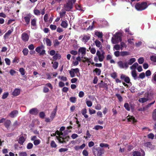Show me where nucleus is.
I'll use <instances>...</instances> for the list:
<instances>
[{
	"instance_id": "obj_1",
	"label": "nucleus",
	"mask_w": 156,
	"mask_h": 156,
	"mask_svg": "<svg viewBox=\"0 0 156 156\" xmlns=\"http://www.w3.org/2000/svg\"><path fill=\"white\" fill-rule=\"evenodd\" d=\"M105 52L102 50H97L96 52L97 56L94 57V60L95 62H97L99 60L100 62H102L105 58Z\"/></svg>"
},
{
	"instance_id": "obj_2",
	"label": "nucleus",
	"mask_w": 156,
	"mask_h": 156,
	"mask_svg": "<svg viewBox=\"0 0 156 156\" xmlns=\"http://www.w3.org/2000/svg\"><path fill=\"white\" fill-rule=\"evenodd\" d=\"M92 152L95 156H101L104 153V150L99 147L94 146L92 148Z\"/></svg>"
},
{
	"instance_id": "obj_3",
	"label": "nucleus",
	"mask_w": 156,
	"mask_h": 156,
	"mask_svg": "<svg viewBox=\"0 0 156 156\" xmlns=\"http://www.w3.org/2000/svg\"><path fill=\"white\" fill-rule=\"evenodd\" d=\"M122 34L119 32H117L114 35V37L112 38V42L113 44H117L121 41Z\"/></svg>"
},
{
	"instance_id": "obj_4",
	"label": "nucleus",
	"mask_w": 156,
	"mask_h": 156,
	"mask_svg": "<svg viewBox=\"0 0 156 156\" xmlns=\"http://www.w3.org/2000/svg\"><path fill=\"white\" fill-rule=\"evenodd\" d=\"M148 7L147 4L146 2L141 3H137L135 5L136 9L138 11H141L146 9Z\"/></svg>"
},
{
	"instance_id": "obj_5",
	"label": "nucleus",
	"mask_w": 156,
	"mask_h": 156,
	"mask_svg": "<svg viewBox=\"0 0 156 156\" xmlns=\"http://www.w3.org/2000/svg\"><path fill=\"white\" fill-rule=\"evenodd\" d=\"M79 71V69L78 68L71 69V70L69 71V73L70 74V76L71 77H73L76 76V74L77 76H78V74L79 73L80 74Z\"/></svg>"
},
{
	"instance_id": "obj_6",
	"label": "nucleus",
	"mask_w": 156,
	"mask_h": 156,
	"mask_svg": "<svg viewBox=\"0 0 156 156\" xmlns=\"http://www.w3.org/2000/svg\"><path fill=\"white\" fill-rule=\"evenodd\" d=\"M29 31H27L26 32L23 33L21 35V39L24 42L28 41L29 39V35L28 33L30 34Z\"/></svg>"
},
{
	"instance_id": "obj_7",
	"label": "nucleus",
	"mask_w": 156,
	"mask_h": 156,
	"mask_svg": "<svg viewBox=\"0 0 156 156\" xmlns=\"http://www.w3.org/2000/svg\"><path fill=\"white\" fill-rule=\"evenodd\" d=\"M31 17V15L30 13H27L25 15L22 16V19L24 20L26 23V25H28L30 23V19Z\"/></svg>"
},
{
	"instance_id": "obj_8",
	"label": "nucleus",
	"mask_w": 156,
	"mask_h": 156,
	"mask_svg": "<svg viewBox=\"0 0 156 156\" xmlns=\"http://www.w3.org/2000/svg\"><path fill=\"white\" fill-rule=\"evenodd\" d=\"M153 95V94L150 93H148L147 95V98H141L139 99V101L141 103H143L147 101L149 99H150L152 98V97H151Z\"/></svg>"
},
{
	"instance_id": "obj_9",
	"label": "nucleus",
	"mask_w": 156,
	"mask_h": 156,
	"mask_svg": "<svg viewBox=\"0 0 156 156\" xmlns=\"http://www.w3.org/2000/svg\"><path fill=\"white\" fill-rule=\"evenodd\" d=\"M86 48L84 47H80L78 50L79 55H81L82 58L85 55L86 52Z\"/></svg>"
},
{
	"instance_id": "obj_10",
	"label": "nucleus",
	"mask_w": 156,
	"mask_h": 156,
	"mask_svg": "<svg viewBox=\"0 0 156 156\" xmlns=\"http://www.w3.org/2000/svg\"><path fill=\"white\" fill-rule=\"evenodd\" d=\"M90 35L89 34H83L82 36V41L86 43L90 39Z\"/></svg>"
},
{
	"instance_id": "obj_11",
	"label": "nucleus",
	"mask_w": 156,
	"mask_h": 156,
	"mask_svg": "<svg viewBox=\"0 0 156 156\" xmlns=\"http://www.w3.org/2000/svg\"><path fill=\"white\" fill-rule=\"evenodd\" d=\"M117 64L119 67L121 69L127 68L129 66L127 65V62H124V65L123 66V62L122 61H119L117 62Z\"/></svg>"
},
{
	"instance_id": "obj_12",
	"label": "nucleus",
	"mask_w": 156,
	"mask_h": 156,
	"mask_svg": "<svg viewBox=\"0 0 156 156\" xmlns=\"http://www.w3.org/2000/svg\"><path fill=\"white\" fill-rule=\"evenodd\" d=\"M73 5L72 3L68 2L66 4L64 5V7L66 11H69L73 8Z\"/></svg>"
},
{
	"instance_id": "obj_13",
	"label": "nucleus",
	"mask_w": 156,
	"mask_h": 156,
	"mask_svg": "<svg viewBox=\"0 0 156 156\" xmlns=\"http://www.w3.org/2000/svg\"><path fill=\"white\" fill-rule=\"evenodd\" d=\"M37 19L36 18L32 19L31 22V28L33 29H36L37 25H36Z\"/></svg>"
},
{
	"instance_id": "obj_14",
	"label": "nucleus",
	"mask_w": 156,
	"mask_h": 156,
	"mask_svg": "<svg viewBox=\"0 0 156 156\" xmlns=\"http://www.w3.org/2000/svg\"><path fill=\"white\" fill-rule=\"evenodd\" d=\"M21 92V90L19 88H15L12 92V95L14 96H16L19 95Z\"/></svg>"
},
{
	"instance_id": "obj_15",
	"label": "nucleus",
	"mask_w": 156,
	"mask_h": 156,
	"mask_svg": "<svg viewBox=\"0 0 156 156\" xmlns=\"http://www.w3.org/2000/svg\"><path fill=\"white\" fill-rule=\"evenodd\" d=\"M29 112L31 115H36L38 114V111L37 108H34L30 109L29 111Z\"/></svg>"
},
{
	"instance_id": "obj_16",
	"label": "nucleus",
	"mask_w": 156,
	"mask_h": 156,
	"mask_svg": "<svg viewBox=\"0 0 156 156\" xmlns=\"http://www.w3.org/2000/svg\"><path fill=\"white\" fill-rule=\"evenodd\" d=\"M18 114V112L17 110H14L11 112L9 114V116L12 118L16 117Z\"/></svg>"
},
{
	"instance_id": "obj_17",
	"label": "nucleus",
	"mask_w": 156,
	"mask_h": 156,
	"mask_svg": "<svg viewBox=\"0 0 156 156\" xmlns=\"http://www.w3.org/2000/svg\"><path fill=\"white\" fill-rule=\"evenodd\" d=\"M57 107H56L55 108L52 112H51L50 116V118L51 119V120H53V119L55 117L56 115V114L57 112Z\"/></svg>"
},
{
	"instance_id": "obj_18",
	"label": "nucleus",
	"mask_w": 156,
	"mask_h": 156,
	"mask_svg": "<svg viewBox=\"0 0 156 156\" xmlns=\"http://www.w3.org/2000/svg\"><path fill=\"white\" fill-rule=\"evenodd\" d=\"M127 120L128 121L132 123H134L136 121L134 118L132 116H128L127 117Z\"/></svg>"
},
{
	"instance_id": "obj_19",
	"label": "nucleus",
	"mask_w": 156,
	"mask_h": 156,
	"mask_svg": "<svg viewBox=\"0 0 156 156\" xmlns=\"http://www.w3.org/2000/svg\"><path fill=\"white\" fill-rule=\"evenodd\" d=\"M144 146L146 147L150 148L151 149H152L153 148V146L150 142H147L145 143L144 144Z\"/></svg>"
},
{
	"instance_id": "obj_20",
	"label": "nucleus",
	"mask_w": 156,
	"mask_h": 156,
	"mask_svg": "<svg viewBox=\"0 0 156 156\" xmlns=\"http://www.w3.org/2000/svg\"><path fill=\"white\" fill-rule=\"evenodd\" d=\"M136 61V59L135 58H132L128 61L127 62V65L128 66L129 65H131Z\"/></svg>"
},
{
	"instance_id": "obj_21",
	"label": "nucleus",
	"mask_w": 156,
	"mask_h": 156,
	"mask_svg": "<svg viewBox=\"0 0 156 156\" xmlns=\"http://www.w3.org/2000/svg\"><path fill=\"white\" fill-rule=\"evenodd\" d=\"M138 66V64L137 62H135L130 67V68L132 70V71H136L135 69Z\"/></svg>"
},
{
	"instance_id": "obj_22",
	"label": "nucleus",
	"mask_w": 156,
	"mask_h": 156,
	"mask_svg": "<svg viewBox=\"0 0 156 156\" xmlns=\"http://www.w3.org/2000/svg\"><path fill=\"white\" fill-rule=\"evenodd\" d=\"M11 124V122L9 120H7L4 122V125L5 127L8 129Z\"/></svg>"
},
{
	"instance_id": "obj_23",
	"label": "nucleus",
	"mask_w": 156,
	"mask_h": 156,
	"mask_svg": "<svg viewBox=\"0 0 156 156\" xmlns=\"http://www.w3.org/2000/svg\"><path fill=\"white\" fill-rule=\"evenodd\" d=\"M44 40L45 41V43L47 46H51L52 43L50 39L46 38H44Z\"/></svg>"
},
{
	"instance_id": "obj_24",
	"label": "nucleus",
	"mask_w": 156,
	"mask_h": 156,
	"mask_svg": "<svg viewBox=\"0 0 156 156\" xmlns=\"http://www.w3.org/2000/svg\"><path fill=\"white\" fill-rule=\"evenodd\" d=\"M95 43L96 46L98 48H99L100 49H101L102 48V45L101 43L98 40H96L95 41Z\"/></svg>"
},
{
	"instance_id": "obj_25",
	"label": "nucleus",
	"mask_w": 156,
	"mask_h": 156,
	"mask_svg": "<svg viewBox=\"0 0 156 156\" xmlns=\"http://www.w3.org/2000/svg\"><path fill=\"white\" fill-rule=\"evenodd\" d=\"M25 141L24 138L23 136H21L19 138L18 140V143L21 144H23Z\"/></svg>"
},
{
	"instance_id": "obj_26",
	"label": "nucleus",
	"mask_w": 156,
	"mask_h": 156,
	"mask_svg": "<svg viewBox=\"0 0 156 156\" xmlns=\"http://www.w3.org/2000/svg\"><path fill=\"white\" fill-rule=\"evenodd\" d=\"M68 25L67 21H63L62 22L61 24V26L64 28H66L67 27Z\"/></svg>"
},
{
	"instance_id": "obj_27",
	"label": "nucleus",
	"mask_w": 156,
	"mask_h": 156,
	"mask_svg": "<svg viewBox=\"0 0 156 156\" xmlns=\"http://www.w3.org/2000/svg\"><path fill=\"white\" fill-rule=\"evenodd\" d=\"M61 58V55L59 54H55L54 55L53 57V59L55 60H56L58 59H60Z\"/></svg>"
},
{
	"instance_id": "obj_28",
	"label": "nucleus",
	"mask_w": 156,
	"mask_h": 156,
	"mask_svg": "<svg viewBox=\"0 0 156 156\" xmlns=\"http://www.w3.org/2000/svg\"><path fill=\"white\" fill-rule=\"evenodd\" d=\"M86 102L87 106L88 107H91L92 105V101L88 100L87 99H86Z\"/></svg>"
},
{
	"instance_id": "obj_29",
	"label": "nucleus",
	"mask_w": 156,
	"mask_h": 156,
	"mask_svg": "<svg viewBox=\"0 0 156 156\" xmlns=\"http://www.w3.org/2000/svg\"><path fill=\"white\" fill-rule=\"evenodd\" d=\"M95 35L100 38H102L103 34L101 32L99 31H95Z\"/></svg>"
},
{
	"instance_id": "obj_30",
	"label": "nucleus",
	"mask_w": 156,
	"mask_h": 156,
	"mask_svg": "<svg viewBox=\"0 0 156 156\" xmlns=\"http://www.w3.org/2000/svg\"><path fill=\"white\" fill-rule=\"evenodd\" d=\"M120 49L122 50H123V48L127 47V45L126 43L123 42H121L120 43Z\"/></svg>"
},
{
	"instance_id": "obj_31",
	"label": "nucleus",
	"mask_w": 156,
	"mask_h": 156,
	"mask_svg": "<svg viewBox=\"0 0 156 156\" xmlns=\"http://www.w3.org/2000/svg\"><path fill=\"white\" fill-rule=\"evenodd\" d=\"M52 64H53L52 66L54 69H56L58 67V63L56 62H51Z\"/></svg>"
},
{
	"instance_id": "obj_32",
	"label": "nucleus",
	"mask_w": 156,
	"mask_h": 156,
	"mask_svg": "<svg viewBox=\"0 0 156 156\" xmlns=\"http://www.w3.org/2000/svg\"><path fill=\"white\" fill-rule=\"evenodd\" d=\"M129 55V52L127 51H122L120 52V55L121 56H126Z\"/></svg>"
},
{
	"instance_id": "obj_33",
	"label": "nucleus",
	"mask_w": 156,
	"mask_h": 156,
	"mask_svg": "<svg viewBox=\"0 0 156 156\" xmlns=\"http://www.w3.org/2000/svg\"><path fill=\"white\" fill-rule=\"evenodd\" d=\"M131 74L134 80H136L137 78V74L136 71H132Z\"/></svg>"
},
{
	"instance_id": "obj_34",
	"label": "nucleus",
	"mask_w": 156,
	"mask_h": 156,
	"mask_svg": "<svg viewBox=\"0 0 156 156\" xmlns=\"http://www.w3.org/2000/svg\"><path fill=\"white\" fill-rule=\"evenodd\" d=\"M76 9L78 10L84 11L85 10L84 8H83L81 6L77 5L76 6Z\"/></svg>"
},
{
	"instance_id": "obj_35",
	"label": "nucleus",
	"mask_w": 156,
	"mask_h": 156,
	"mask_svg": "<svg viewBox=\"0 0 156 156\" xmlns=\"http://www.w3.org/2000/svg\"><path fill=\"white\" fill-rule=\"evenodd\" d=\"M94 71L95 72L96 75L99 76L101 74V71L99 69L96 68L95 69Z\"/></svg>"
},
{
	"instance_id": "obj_36",
	"label": "nucleus",
	"mask_w": 156,
	"mask_h": 156,
	"mask_svg": "<svg viewBox=\"0 0 156 156\" xmlns=\"http://www.w3.org/2000/svg\"><path fill=\"white\" fill-rule=\"evenodd\" d=\"M133 156H144V155H141L140 153L138 151H135L133 152Z\"/></svg>"
},
{
	"instance_id": "obj_37",
	"label": "nucleus",
	"mask_w": 156,
	"mask_h": 156,
	"mask_svg": "<svg viewBox=\"0 0 156 156\" xmlns=\"http://www.w3.org/2000/svg\"><path fill=\"white\" fill-rule=\"evenodd\" d=\"M133 40H134V39L133 38L128 39L127 40L128 44L132 46L134 45V43L132 41Z\"/></svg>"
},
{
	"instance_id": "obj_38",
	"label": "nucleus",
	"mask_w": 156,
	"mask_h": 156,
	"mask_svg": "<svg viewBox=\"0 0 156 156\" xmlns=\"http://www.w3.org/2000/svg\"><path fill=\"white\" fill-rule=\"evenodd\" d=\"M66 12L65 10L62 9L59 13L60 16L61 18H62L65 14Z\"/></svg>"
},
{
	"instance_id": "obj_39",
	"label": "nucleus",
	"mask_w": 156,
	"mask_h": 156,
	"mask_svg": "<svg viewBox=\"0 0 156 156\" xmlns=\"http://www.w3.org/2000/svg\"><path fill=\"white\" fill-rule=\"evenodd\" d=\"M22 52L24 55H27L28 53L29 50L27 48H24L23 49Z\"/></svg>"
},
{
	"instance_id": "obj_40",
	"label": "nucleus",
	"mask_w": 156,
	"mask_h": 156,
	"mask_svg": "<svg viewBox=\"0 0 156 156\" xmlns=\"http://www.w3.org/2000/svg\"><path fill=\"white\" fill-rule=\"evenodd\" d=\"M103 129V127L100 125H96L94 126L93 129L96 130H98L99 129Z\"/></svg>"
},
{
	"instance_id": "obj_41",
	"label": "nucleus",
	"mask_w": 156,
	"mask_h": 156,
	"mask_svg": "<svg viewBox=\"0 0 156 156\" xmlns=\"http://www.w3.org/2000/svg\"><path fill=\"white\" fill-rule=\"evenodd\" d=\"M34 14L36 15L39 16L40 15V11L37 9L36 8L34 9Z\"/></svg>"
},
{
	"instance_id": "obj_42",
	"label": "nucleus",
	"mask_w": 156,
	"mask_h": 156,
	"mask_svg": "<svg viewBox=\"0 0 156 156\" xmlns=\"http://www.w3.org/2000/svg\"><path fill=\"white\" fill-rule=\"evenodd\" d=\"M120 49V45L119 44H116L113 47V50L114 51L115 50H119Z\"/></svg>"
},
{
	"instance_id": "obj_43",
	"label": "nucleus",
	"mask_w": 156,
	"mask_h": 156,
	"mask_svg": "<svg viewBox=\"0 0 156 156\" xmlns=\"http://www.w3.org/2000/svg\"><path fill=\"white\" fill-rule=\"evenodd\" d=\"M145 76H146L147 78H149L151 75V72L150 70H148L145 73Z\"/></svg>"
},
{
	"instance_id": "obj_44",
	"label": "nucleus",
	"mask_w": 156,
	"mask_h": 156,
	"mask_svg": "<svg viewBox=\"0 0 156 156\" xmlns=\"http://www.w3.org/2000/svg\"><path fill=\"white\" fill-rule=\"evenodd\" d=\"M124 107L126 110L128 111H129L130 110V106L129 104L128 103H126L124 105Z\"/></svg>"
},
{
	"instance_id": "obj_45",
	"label": "nucleus",
	"mask_w": 156,
	"mask_h": 156,
	"mask_svg": "<svg viewBox=\"0 0 156 156\" xmlns=\"http://www.w3.org/2000/svg\"><path fill=\"white\" fill-rule=\"evenodd\" d=\"M19 71L22 76H24L25 74V70L23 68H21L19 69Z\"/></svg>"
},
{
	"instance_id": "obj_46",
	"label": "nucleus",
	"mask_w": 156,
	"mask_h": 156,
	"mask_svg": "<svg viewBox=\"0 0 156 156\" xmlns=\"http://www.w3.org/2000/svg\"><path fill=\"white\" fill-rule=\"evenodd\" d=\"M152 118L154 120H156V109H155L153 111L152 114Z\"/></svg>"
},
{
	"instance_id": "obj_47",
	"label": "nucleus",
	"mask_w": 156,
	"mask_h": 156,
	"mask_svg": "<svg viewBox=\"0 0 156 156\" xmlns=\"http://www.w3.org/2000/svg\"><path fill=\"white\" fill-rule=\"evenodd\" d=\"M151 60L153 62L156 63H154V65H156V56L155 55H153L151 56L150 58Z\"/></svg>"
},
{
	"instance_id": "obj_48",
	"label": "nucleus",
	"mask_w": 156,
	"mask_h": 156,
	"mask_svg": "<svg viewBox=\"0 0 156 156\" xmlns=\"http://www.w3.org/2000/svg\"><path fill=\"white\" fill-rule=\"evenodd\" d=\"M42 48V46H40L37 47L35 49L36 51L39 53L40 51H41V50Z\"/></svg>"
},
{
	"instance_id": "obj_49",
	"label": "nucleus",
	"mask_w": 156,
	"mask_h": 156,
	"mask_svg": "<svg viewBox=\"0 0 156 156\" xmlns=\"http://www.w3.org/2000/svg\"><path fill=\"white\" fill-rule=\"evenodd\" d=\"M54 45L55 47L58 46L59 44V42L57 39L53 41Z\"/></svg>"
},
{
	"instance_id": "obj_50",
	"label": "nucleus",
	"mask_w": 156,
	"mask_h": 156,
	"mask_svg": "<svg viewBox=\"0 0 156 156\" xmlns=\"http://www.w3.org/2000/svg\"><path fill=\"white\" fill-rule=\"evenodd\" d=\"M41 143V140L39 139H37L34 141V144L35 145H37Z\"/></svg>"
},
{
	"instance_id": "obj_51",
	"label": "nucleus",
	"mask_w": 156,
	"mask_h": 156,
	"mask_svg": "<svg viewBox=\"0 0 156 156\" xmlns=\"http://www.w3.org/2000/svg\"><path fill=\"white\" fill-rule=\"evenodd\" d=\"M9 95V93L8 92L4 93L3 94L2 97V98L3 99H5Z\"/></svg>"
},
{
	"instance_id": "obj_52",
	"label": "nucleus",
	"mask_w": 156,
	"mask_h": 156,
	"mask_svg": "<svg viewBox=\"0 0 156 156\" xmlns=\"http://www.w3.org/2000/svg\"><path fill=\"white\" fill-rule=\"evenodd\" d=\"M58 78L60 79L61 80L64 81H66L67 80V78L64 76H58Z\"/></svg>"
},
{
	"instance_id": "obj_53",
	"label": "nucleus",
	"mask_w": 156,
	"mask_h": 156,
	"mask_svg": "<svg viewBox=\"0 0 156 156\" xmlns=\"http://www.w3.org/2000/svg\"><path fill=\"white\" fill-rule=\"evenodd\" d=\"M115 96L118 98L119 101L121 102L122 101V98L121 96L119 94H116Z\"/></svg>"
},
{
	"instance_id": "obj_54",
	"label": "nucleus",
	"mask_w": 156,
	"mask_h": 156,
	"mask_svg": "<svg viewBox=\"0 0 156 156\" xmlns=\"http://www.w3.org/2000/svg\"><path fill=\"white\" fill-rule=\"evenodd\" d=\"M19 156H27V154L26 152H20L19 153Z\"/></svg>"
},
{
	"instance_id": "obj_55",
	"label": "nucleus",
	"mask_w": 156,
	"mask_h": 156,
	"mask_svg": "<svg viewBox=\"0 0 156 156\" xmlns=\"http://www.w3.org/2000/svg\"><path fill=\"white\" fill-rule=\"evenodd\" d=\"M89 114L91 115L95 114L96 112L95 110L90 108L89 109Z\"/></svg>"
},
{
	"instance_id": "obj_56",
	"label": "nucleus",
	"mask_w": 156,
	"mask_h": 156,
	"mask_svg": "<svg viewBox=\"0 0 156 156\" xmlns=\"http://www.w3.org/2000/svg\"><path fill=\"white\" fill-rule=\"evenodd\" d=\"M70 101L73 103H75L76 101V99L75 97H71L70 98Z\"/></svg>"
},
{
	"instance_id": "obj_57",
	"label": "nucleus",
	"mask_w": 156,
	"mask_h": 156,
	"mask_svg": "<svg viewBox=\"0 0 156 156\" xmlns=\"http://www.w3.org/2000/svg\"><path fill=\"white\" fill-rule=\"evenodd\" d=\"M5 61L7 65L9 66L10 64V59L8 58H5Z\"/></svg>"
},
{
	"instance_id": "obj_58",
	"label": "nucleus",
	"mask_w": 156,
	"mask_h": 156,
	"mask_svg": "<svg viewBox=\"0 0 156 156\" xmlns=\"http://www.w3.org/2000/svg\"><path fill=\"white\" fill-rule=\"evenodd\" d=\"M51 146L52 147H57V145L55 144V142L54 141H52L51 143Z\"/></svg>"
},
{
	"instance_id": "obj_59",
	"label": "nucleus",
	"mask_w": 156,
	"mask_h": 156,
	"mask_svg": "<svg viewBox=\"0 0 156 156\" xmlns=\"http://www.w3.org/2000/svg\"><path fill=\"white\" fill-rule=\"evenodd\" d=\"M100 146L101 147H108L109 146V145L107 144L101 143L100 144Z\"/></svg>"
},
{
	"instance_id": "obj_60",
	"label": "nucleus",
	"mask_w": 156,
	"mask_h": 156,
	"mask_svg": "<svg viewBox=\"0 0 156 156\" xmlns=\"http://www.w3.org/2000/svg\"><path fill=\"white\" fill-rule=\"evenodd\" d=\"M145 74L144 72L140 73L139 75V78L141 79H144L145 77Z\"/></svg>"
},
{
	"instance_id": "obj_61",
	"label": "nucleus",
	"mask_w": 156,
	"mask_h": 156,
	"mask_svg": "<svg viewBox=\"0 0 156 156\" xmlns=\"http://www.w3.org/2000/svg\"><path fill=\"white\" fill-rule=\"evenodd\" d=\"M138 61L140 64H142L144 62V59L143 58H140L138 59Z\"/></svg>"
},
{
	"instance_id": "obj_62",
	"label": "nucleus",
	"mask_w": 156,
	"mask_h": 156,
	"mask_svg": "<svg viewBox=\"0 0 156 156\" xmlns=\"http://www.w3.org/2000/svg\"><path fill=\"white\" fill-rule=\"evenodd\" d=\"M33 146V144L31 143H29L27 146V148L28 149H31Z\"/></svg>"
},
{
	"instance_id": "obj_63",
	"label": "nucleus",
	"mask_w": 156,
	"mask_h": 156,
	"mask_svg": "<svg viewBox=\"0 0 156 156\" xmlns=\"http://www.w3.org/2000/svg\"><path fill=\"white\" fill-rule=\"evenodd\" d=\"M95 108L97 110H100L101 108V105L99 104H98L95 106Z\"/></svg>"
},
{
	"instance_id": "obj_64",
	"label": "nucleus",
	"mask_w": 156,
	"mask_h": 156,
	"mask_svg": "<svg viewBox=\"0 0 156 156\" xmlns=\"http://www.w3.org/2000/svg\"><path fill=\"white\" fill-rule=\"evenodd\" d=\"M58 140L60 143H63L65 142V139L63 138L60 137L58 139Z\"/></svg>"
}]
</instances>
